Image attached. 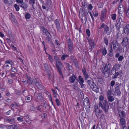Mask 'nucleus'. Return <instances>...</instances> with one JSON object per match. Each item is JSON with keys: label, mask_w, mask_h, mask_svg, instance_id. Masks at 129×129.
<instances>
[{"label": "nucleus", "mask_w": 129, "mask_h": 129, "mask_svg": "<svg viewBox=\"0 0 129 129\" xmlns=\"http://www.w3.org/2000/svg\"><path fill=\"white\" fill-rule=\"evenodd\" d=\"M97 5L99 8H101L103 7V6L101 2L98 3Z\"/></svg>", "instance_id": "56"}, {"label": "nucleus", "mask_w": 129, "mask_h": 129, "mask_svg": "<svg viewBox=\"0 0 129 129\" xmlns=\"http://www.w3.org/2000/svg\"><path fill=\"white\" fill-rule=\"evenodd\" d=\"M93 86L91 88L93 90L96 92L99 91V88L98 86L96 85L95 84H94V85H93Z\"/></svg>", "instance_id": "25"}, {"label": "nucleus", "mask_w": 129, "mask_h": 129, "mask_svg": "<svg viewBox=\"0 0 129 129\" xmlns=\"http://www.w3.org/2000/svg\"><path fill=\"white\" fill-rule=\"evenodd\" d=\"M123 31L126 34H128L129 33V24L126 25L123 29Z\"/></svg>", "instance_id": "18"}, {"label": "nucleus", "mask_w": 129, "mask_h": 129, "mask_svg": "<svg viewBox=\"0 0 129 129\" xmlns=\"http://www.w3.org/2000/svg\"><path fill=\"white\" fill-rule=\"evenodd\" d=\"M111 67V64L109 63L107 64L104 63L102 65L101 70L105 78L109 76Z\"/></svg>", "instance_id": "2"}, {"label": "nucleus", "mask_w": 129, "mask_h": 129, "mask_svg": "<svg viewBox=\"0 0 129 129\" xmlns=\"http://www.w3.org/2000/svg\"><path fill=\"white\" fill-rule=\"evenodd\" d=\"M109 55L110 57H112L113 55V49L112 48H110L109 50Z\"/></svg>", "instance_id": "34"}, {"label": "nucleus", "mask_w": 129, "mask_h": 129, "mask_svg": "<svg viewBox=\"0 0 129 129\" xmlns=\"http://www.w3.org/2000/svg\"><path fill=\"white\" fill-rule=\"evenodd\" d=\"M121 7H120V5H119L118 7V13L119 16H122V12L121 10Z\"/></svg>", "instance_id": "43"}, {"label": "nucleus", "mask_w": 129, "mask_h": 129, "mask_svg": "<svg viewBox=\"0 0 129 129\" xmlns=\"http://www.w3.org/2000/svg\"><path fill=\"white\" fill-rule=\"evenodd\" d=\"M118 65H114L112 68V69L111 71V73L113 74H115L116 72V68L118 67Z\"/></svg>", "instance_id": "23"}, {"label": "nucleus", "mask_w": 129, "mask_h": 129, "mask_svg": "<svg viewBox=\"0 0 129 129\" xmlns=\"http://www.w3.org/2000/svg\"><path fill=\"white\" fill-rule=\"evenodd\" d=\"M87 82L88 85L90 86V88L93 87V86L94 85V84H95L93 81L90 80H88Z\"/></svg>", "instance_id": "27"}, {"label": "nucleus", "mask_w": 129, "mask_h": 129, "mask_svg": "<svg viewBox=\"0 0 129 129\" xmlns=\"http://www.w3.org/2000/svg\"><path fill=\"white\" fill-rule=\"evenodd\" d=\"M120 123L122 126H125V119L124 118H121L120 119Z\"/></svg>", "instance_id": "28"}, {"label": "nucleus", "mask_w": 129, "mask_h": 129, "mask_svg": "<svg viewBox=\"0 0 129 129\" xmlns=\"http://www.w3.org/2000/svg\"><path fill=\"white\" fill-rule=\"evenodd\" d=\"M106 25H106L104 23H103L101 25L100 27H99V28L100 29H101L103 28L104 29Z\"/></svg>", "instance_id": "53"}, {"label": "nucleus", "mask_w": 129, "mask_h": 129, "mask_svg": "<svg viewBox=\"0 0 129 129\" xmlns=\"http://www.w3.org/2000/svg\"><path fill=\"white\" fill-rule=\"evenodd\" d=\"M77 84L78 83L77 82H75L73 85L74 88L75 90L78 89V87Z\"/></svg>", "instance_id": "42"}, {"label": "nucleus", "mask_w": 129, "mask_h": 129, "mask_svg": "<svg viewBox=\"0 0 129 129\" xmlns=\"http://www.w3.org/2000/svg\"><path fill=\"white\" fill-rule=\"evenodd\" d=\"M26 78L29 81H30L31 80V78L29 77L28 76L27 74H25L24 75Z\"/></svg>", "instance_id": "62"}, {"label": "nucleus", "mask_w": 129, "mask_h": 129, "mask_svg": "<svg viewBox=\"0 0 129 129\" xmlns=\"http://www.w3.org/2000/svg\"><path fill=\"white\" fill-rule=\"evenodd\" d=\"M128 39L126 37L124 38L122 42V45L124 47H126L128 44Z\"/></svg>", "instance_id": "14"}, {"label": "nucleus", "mask_w": 129, "mask_h": 129, "mask_svg": "<svg viewBox=\"0 0 129 129\" xmlns=\"http://www.w3.org/2000/svg\"><path fill=\"white\" fill-rule=\"evenodd\" d=\"M117 20L118 22L117 23H116V26H119L121 24V22L122 21V19L119 16Z\"/></svg>", "instance_id": "26"}, {"label": "nucleus", "mask_w": 129, "mask_h": 129, "mask_svg": "<svg viewBox=\"0 0 129 129\" xmlns=\"http://www.w3.org/2000/svg\"><path fill=\"white\" fill-rule=\"evenodd\" d=\"M33 82L36 86L39 89H41L43 88V86L41 82L37 79H34Z\"/></svg>", "instance_id": "9"}, {"label": "nucleus", "mask_w": 129, "mask_h": 129, "mask_svg": "<svg viewBox=\"0 0 129 129\" xmlns=\"http://www.w3.org/2000/svg\"><path fill=\"white\" fill-rule=\"evenodd\" d=\"M107 53V51L105 48H104L102 50V54L103 55H105Z\"/></svg>", "instance_id": "48"}, {"label": "nucleus", "mask_w": 129, "mask_h": 129, "mask_svg": "<svg viewBox=\"0 0 129 129\" xmlns=\"http://www.w3.org/2000/svg\"><path fill=\"white\" fill-rule=\"evenodd\" d=\"M116 14H112L111 15V18L113 20H115L116 19Z\"/></svg>", "instance_id": "49"}, {"label": "nucleus", "mask_w": 129, "mask_h": 129, "mask_svg": "<svg viewBox=\"0 0 129 129\" xmlns=\"http://www.w3.org/2000/svg\"><path fill=\"white\" fill-rule=\"evenodd\" d=\"M108 99V101L110 102L113 101L114 100V98L113 96H110L107 97Z\"/></svg>", "instance_id": "37"}, {"label": "nucleus", "mask_w": 129, "mask_h": 129, "mask_svg": "<svg viewBox=\"0 0 129 129\" xmlns=\"http://www.w3.org/2000/svg\"><path fill=\"white\" fill-rule=\"evenodd\" d=\"M78 79V82L80 84L83 83L84 82L83 79L82 77L81 76H79Z\"/></svg>", "instance_id": "36"}, {"label": "nucleus", "mask_w": 129, "mask_h": 129, "mask_svg": "<svg viewBox=\"0 0 129 129\" xmlns=\"http://www.w3.org/2000/svg\"><path fill=\"white\" fill-rule=\"evenodd\" d=\"M15 64L14 63L11 65V68L10 70L11 72L14 73H16L17 72V69L15 68L14 67Z\"/></svg>", "instance_id": "22"}, {"label": "nucleus", "mask_w": 129, "mask_h": 129, "mask_svg": "<svg viewBox=\"0 0 129 129\" xmlns=\"http://www.w3.org/2000/svg\"><path fill=\"white\" fill-rule=\"evenodd\" d=\"M115 92L117 94V95L119 96L121 94V92L120 91V90H115Z\"/></svg>", "instance_id": "57"}, {"label": "nucleus", "mask_w": 129, "mask_h": 129, "mask_svg": "<svg viewBox=\"0 0 129 129\" xmlns=\"http://www.w3.org/2000/svg\"><path fill=\"white\" fill-rule=\"evenodd\" d=\"M6 127L8 129H14V127L13 125H6Z\"/></svg>", "instance_id": "39"}, {"label": "nucleus", "mask_w": 129, "mask_h": 129, "mask_svg": "<svg viewBox=\"0 0 129 129\" xmlns=\"http://www.w3.org/2000/svg\"><path fill=\"white\" fill-rule=\"evenodd\" d=\"M107 10L106 9H103L101 12V19L102 22L104 21V18H105Z\"/></svg>", "instance_id": "11"}, {"label": "nucleus", "mask_w": 129, "mask_h": 129, "mask_svg": "<svg viewBox=\"0 0 129 129\" xmlns=\"http://www.w3.org/2000/svg\"><path fill=\"white\" fill-rule=\"evenodd\" d=\"M46 54H47V53ZM48 54V55L49 56V57L48 58V59L50 60V61L51 62H53V59L52 56L50 54Z\"/></svg>", "instance_id": "44"}, {"label": "nucleus", "mask_w": 129, "mask_h": 129, "mask_svg": "<svg viewBox=\"0 0 129 129\" xmlns=\"http://www.w3.org/2000/svg\"><path fill=\"white\" fill-rule=\"evenodd\" d=\"M30 109L31 111H34L35 110V107L33 106H31L30 107Z\"/></svg>", "instance_id": "63"}, {"label": "nucleus", "mask_w": 129, "mask_h": 129, "mask_svg": "<svg viewBox=\"0 0 129 129\" xmlns=\"http://www.w3.org/2000/svg\"><path fill=\"white\" fill-rule=\"evenodd\" d=\"M19 6V5H18L16 4H15L14 5V7L17 11H18L20 9Z\"/></svg>", "instance_id": "47"}, {"label": "nucleus", "mask_w": 129, "mask_h": 129, "mask_svg": "<svg viewBox=\"0 0 129 129\" xmlns=\"http://www.w3.org/2000/svg\"><path fill=\"white\" fill-rule=\"evenodd\" d=\"M57 30H59L60 29V26L59 21L58 20L56 19L54 21Z\"/></svg>", "instance_id": "19"}, {"label": "nucleus", "mask_w": 129, "mask_h": 129, "mask_svg": "<svg viewBox=\"0 0 129 129\" xmlns=\"http://www.w3.org/2000/svg\"><path fill=\"white\" fill-rule=\"evenodd\" d=\"M36 97L38 99L41 101L43 100L44 99V97L41 93L37 94L36 95Z\"/></svg>", "instance_id": "20"}, {"label": "nucleus", "mask_w": 129, "mask_h": 129, "mask_svg": "<svg viewBox=\"0 0 129 129\" xmlns=\"http://www.w3.org/2000/svg\"><path fill=\"white\" fill-rule=\"evenodd\" d=\"M112 29H109V27L107 25L104 29V33L107 34V35H109L112 31Z\"/></svg>", "instance_id": "15"}, {"label": "nucleus", "mask_w": 129, "mask_h": 129, "mask_svg": "<svg viewBox=\"0 0 129 129\" xmlns=\"http://www.w3.org/2000/svg\"><path fill=\"white\" fill-rule=\"evenodd\" d=\"M54 58L56 62V66L58 69V72L59 73L60 76L63 78V74L61 70L62 67L61 62L59 58L57 56H55Z\"/></svg>", "instance_id": "4"}, {"label": "nucleus", "mask_w": 129, "mask_h": 129, "mask_svg": "<svg viewBox=\"0 0 129 129\" xmlns=\"http://www.w3.org/2000/svg\"><path fill=\"white\" fill-rule=\"evenodd\" d=\"M55 101L56 103V105L57 106H59L60 104V102L58 99L56 98V99Z\"/></svg>", "instance_id": "45"}, {"label": "nucleus", "mask_w": 129, "mask_h": 129, "mask_svg": "<svg viewBox=\"0 0 129 129\" xmlns=\"http://www.w3.org/2000/svg\"><path fill=\"white\" fill-rule=\"evenodd\" d=\"M86 32L87 35L88 36V37L90 36V30L89 29H87L86 30Z\"/></svg>", "instance_id": "55"}, {"label": "nucleus", "mask_w": 129, "mask_h": 129, "mask_svg": "<svg viewBox=\"0 0 129 129\" xmlns=\"http://www.w3.org/2000/svg\"><path fill=\"white\" fill-rule=\"evenodd\" d=\"M52 90L53 92L54 97L56 98L57 97V95H58L57 91L53 89H52Z\"/></svg>", "instance_id": "35"}, {"label": "nucleus", "mask_w": 129, "mask_h": 129, "mask_svg": "<svg viewBox=\"0 0 129 129\" xmlns=\"http://www.w3.org/2000/svg\"><path fill=\"white\" fill-rule=\"evenodd\" d=\"M111 48H112L116 52H121L122 49L117 40L113 41L110 44Z\"/></svg>", "instance_id": "3"}, {"label": "nucleus", "mask_w": 129, "mask_h": 129, "mask_svg": "<svg viewBox=\"0 0 129 129\" xmlns=\"http://www.w3.org/2000/svg\"><path fill=\"white\" fill-rule=\"evenodd\" d=\"M77 78L76 76L74 74H73L72 76L70 77L69 79V81L71 83H73Z\"/></svg>", "instance_id": "16"}, {"label": "nucleus", "mask_w": 129, "mask_h": 129, "mask_svg": "<svg viewBox=\"0 0 129 129\" xmlns=\"http://www.w3.org/2000/svg\"><path fill=\"white\" fill-rule=\"evenodd\" d=\"M83 105L86 110V111L89 112L90 109V105L89 99L86 97L84 100L83 102Z\"/></svg>", "instance_id": "6"}, {"label": "nucleus", "mask_w": 129, "mask_h": 129, "mask_svg": "<svg viewBox=\"0 0 129 129\" xmlns=\"http://www.w3.org/2000/svg\"><path fill=\"white\" fill-rule=\"evenodd\" d=\"M19 6L24 10L26 9L28 7L27 4L25 2L23 3L22 4L20 5Z\"/></svg>", "instance_id": "21"}, {"label": "nucleus", "mask_w": 129, "mask_h": 129, "mask_svg": "<svg viewBox=\"0 0 129 129\" xmlns=\"http://www.w3.org/2000/svg\"><path fill=\"white\" fill-rule=\"evenodd\" d=\"M104 41L106 45H107L108 44V41L107 39V38H104Z\"/></svg>", "instance_id": "58"}, {"label": "nucleus", "mask_w": 129, "mask_h": 129, "mask_svg": "<svg viewBox=\"0 0 129 129\" xmlns=\"http://www.w3.org/2000/svg\"><path fill=\"white\" fill-rule=\"evenodd\" d=\"M93 111L95 115L97 117L99 116L100 114L102 112V110L99 109L98 105L96 104L94 105Z\"/></svg>", "instance_id": "8"}, {"label": "nucleus", "mask_w": 129, "mask_h": 129, "mask_svg": "<svg viewBox=\"0 0 129 129\" xmlns=\"http://www.w3.org/2000/svg\"><path fill=\"white\" fill-rule=\"evenodd\" d=\"M121 85V83H116L115 85V90H120V86Z\"/></svg>", "instance_id": "29"}, {"label": "nucleus", "mask_w": 129, "mask_h": 129, "mask_svg": "<svg viewBox=\"0 0 129 129\" xmlns=\"http://www.w3.org/2000/svg\"><path fill=\"white\" fill-rule=\"evenodd\" d=\"M82 72L83 75L87 74L86 70L84 67L82 69Z\"/></svg>", "instance_id": "54"}, {"label": "nucleus", "mask_w": 129, "mask_h": 129, "mask_svg": "<svg viewBox=\"0 0 129 129\" xmlns=\"http://www.w3.org/2000/svg\"><path fill=\"white\" fill-rule=\"evenodd\" d=\"M115 82L114 80H112L111 81L110 83V90L112 91V90L113 89V87L115 85Z\"/></svg>", "instance_id": "32"}, {"label": "nucleus", "mask_w": 129, "mask_h": 129, "mask_svg": "<svg viewBox=\"0 0 129 129\" xmlns=\"http://www.w3.org/2000/svg\"><path fill=\"white\" fill-rule=\"evenodd\" d=\"M119 73L118 72H116V73H115V75H114L113 78L114 79L116 78H117L118 76L119 75Z\"/></svg>", "instance_id": "60"}, {"label": "nucleus", "mask_w": 129, "mask_h": 129, "mask_svg": "<svg viewBox=\"0 0 129 129\" xmlns=\"http://www.w3.org/2000/svg\"><path fill=\"white\" fill-rule=\"evenodd\" d=\"M14 63L11 60L9 59L5 61V63L4 64L5 66L8 69H9L10 66L11 68V65L14 64Z\"/></svg>", "instance_id": "12"}, {"label": "nucleus", "mask_w": 129, "mask_h": 129, "mask_svg": "<svg viewBox=\"0 0 129 129\" xmlns=\"http://www.w3.org/2000/svg\"><path fill=\"white\" fill-rule=\"evenodd\" d=\"M41 29L42 30L43 32L44 33V35L47 34V30L46 28L42 26L41 27Z\"/></svg>", "instance_id": "30"}, {"label": "nucleus", "mask_w": 129, "mask_h": 129, "mask_svg": "<svg viewBox=\"0 0 129 129\" xmlns=\"http://www.w3.org/2000/svg\"><path fill=\"white\" fill-rule=\"evenodd\" d=\"M16 2L18 4H22L23 3V0H16Z\"/></svg>", "instance_id": "50"}, {"label": "nucleus", "mask_w": 129, "mask_h": 129, "mask_svg": "<svg viewBox=\"0 0 129 129\" xmlns=\"http://www.w3.org/2000/svg\"><path fill=\"white\" fill-rule=\"evenodd\" d=\"M99 99L100 100L99 107L102 108L105 113L107 112L109 108V105L107 101L106 100H104V97L102 95L99 96Z\"/></svg>", "instance_id": "1"}, {"label": "nucleus", "mask_w": 129, "mask_h": 129, "mask_svg": "<svg viewBox=\"0 0 129 129\" xmlns=\"http://www.w3.org/2000/svg\"><path fill=\"white\" fill-rule=\"evenodd\" d=\"M42 108V106L41 105H40L38 106L37 107V110H38L39 111H41V109Z\"/></svg>", "instance_id": "61"}, {"label": "nucleus", "mask_w": 129, "mask_h": 129, "mask_svg": "<svg viewBox=\"0 0 129 129\" xmlns=\"http://www.w3.org/2000/svg\"><path fill=\"white\" fill-rule=\"evenodd\" d=\"M124 59V57L122 55H120L118 58V60L119 61H121Z\"/></svg>", "instance_id": "51"}, {"label": "nucleus", "mask_w": 129, "mask_h": 129, "mask_svg": "<svg viewBox=\"0 0 129 129\" xmlns=\"http://www.w3.org/2000/svg\"><path fill=\"white\" fill-rule=\"evenodd\" d=\"M29 4L32 5L33 8L34 10L35 9L34 4L35 3V0H29Z\"/></svg>", "instance_id": "31"}, {"label": "nucleus", "mask_w": 129, "mask_h": 129, "mask_svg": "<svg viewBox=\"0 0 129 129\" xmlns=\"http://www.w3.org/2000/svg\"><path fill=\"white\" fill-rule=\"evenodd\" d=\"M69 55L67 54H63L62 55L61 57V59L62 60H65L66 58L68 57Z\"/></svg>", "instance_id": "40"}, {"label": "nucleus", "mask_w": 129, "mask_h": 129, "mask_svg": "<svg viewBox=\"0 0 129 129\" xmlns=\"http://www.w3.org/2000/svg\"><path fill=\"white\" fill-rule=\"evenodd\" d=\"M52 7V4L51 0H47L45 4H43L42 8L43 9L47 10L51 9Z\"/></svg>", "instance_id": "7"}, {"label": "nucleus", "mask_w": 129, "mask_h": 129, "mask_svg": "<svg viewBox=\"0 0 129 129\" xmlns=\"http://www.w3.org/2000/svg\"><path fill=\"white\" fill-rule=\"evenodd\" d=\"M119 113L120 117L122 118L124 117L125 115V113L123 111H119Z\"/></svg>", "instance_id": "33"}, {"label": "nucleus", "mask_w": 129, "mask_h": 129, "mask_svg": "<svg viewBox=\"0 0 129 129\" xmlns=\"http://www.w3.org/2000/svg\"><path fill=\"white\" fill-rule=\"evenodd\" d=\"M79 14L80 15V18L82 23H86L87 21V17L85 13V11L83 10L80 9L79 10Z\"/></svg>", "instance_id": "5"}, {"label": "nucleus", "mask_w": 129, "mask_h": 129, "mask_svg": "<svg viewBox=\"0 0 129 129\" xmlns=\"http://www.w3.org/2000/svg\"><path fill=\"white\" fill-rule=\"evenodd\" d=\"M89 13L92 20V21L93 22L94 21V18L92 15V13L94 17H96L98 15L99 13L96 10V9H93L92 12H90Z\"/></svg>", "instance_id": "10"}, {"label": "nucleus", "mask_w": 129, "mask_h": 129, "mask_svg": "<svg viewBox=\"0 0 129 129\" xmlns=\"http://www.w3.org/2000/svg\"><path fill=\"white\" fill-rule=\"evenodd\" d=\"M85 77V79L86 80L89 77V75L87 74H86L84 75Z\"/></svg>", "instance_id": "64"}, {"label": "nucleus", "mask_w": 129, "mask_h": 129, "mask_svg": "<svg viewBox=\"0 0 129 129\" xmlns=\"http://www.w3.org/2000/svg\"><path fill=\"white\" fill-rule=\"evenodd\" d=\"M88 9L90 10H91L93 8V6L91 4H89L88 6Z\"/></svg>", "instance_id": "59"}, {"label": "nucleus", "mask_w": 129, "mask_h": 129, "mask_svg": "<svg viewBox=\"0 0 129 129\" xmlns=\"http://www.w3.org/2000/svg\"><path fill=\"white\" fill-rule=\"evenodd\" d=\"M112 91L111 90H109L107 91V97L111 96L112 95Z\"/></svg>", "instance_id": "46"}, {"label": "nucleus", "mask_w": 129, "mask_h": 129, "mask_svg": "<svg viewBox=\"0 0 129 129\" xmlns=\"http://www.w3.org/2000/svg\"><path fill=\"white\" fill-rule=\"evenodd\" d=\"M71 58L73 60L75 65L77 66H78V64L77 62V61L75 57L73 56H71Z\"/></svg>", "instance_id": "24"}, {"label": "nucleus", "mask_w": 129, "mask_h": 129, "mask_svg": "<svg viewBox=\"0 0 129 129\" xmlns=\"http://www.w3.org/2000/svg\"><path fill=\"white\" fill-rule=\"evenodd\" d=\"M68 50L70 52H71L72 51L73 45L72 41L70 39L68 40Z\"/></svg>", "instance_id": "13"}, {"label": "nucleus", "mask_w": 129, "mask_h": 129, "mask_svg": "<svg viewBox=\"0 0 129 129\" xmlns=\"http://www.w3.org/2000/svg\"><path fill=\"white\" fill-rule=\"evenodd\" d=\"M5 120L8 123L10 124H14L15 123V121L14 118H6Z\"/></svg>", "instance_id": "17"}, {"label": "nucleus", "mask_w": 129, "mask_h": 129, "mask_svg": "<svg viewBox=\"0 0 129 129\" xmlns=\"http://www.w3.org/2000/svg\"><path fill=\"white\" fill-rule=\"evenodd\" d=\"M126 15L127 17L129 18V8H128L125 11Z\"/></svg>", "instance_id": "52"}, {"label": "nucleus", "mask_w": 129, "mask_h": 129, "mask_svg": "<svg viewBox=\"0 0 129 129\" xmlns=\"http://www.w3.org/2000/svg\"><path fill=\"white\" fill-rule=\"evenodd\" d=\"M25 17L26 19H29L31 17L30 15L28 13H26L25 15Z\"/></svg>", "instance_id": "38"}, {"label": "nucleus", "mask_w": 129, "mask_h": 129, "mask_svg": "<svg viewBox=\"0 0 129 129\" xmlns=\"http://www.w3.org/2000/svg\"><path fill=\"white\" fill-rule=\"evenodd\" d=\"M4 2L5 3H8L9 4L11 5L12 4L13 2V1L9 0H4Z\"/></svg>", "instance_id": "41"}]
</instances>
